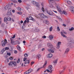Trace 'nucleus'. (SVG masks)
<instances>
[{"mask_svg": "<svg viewBox=\"0 0 74 74\" xmlns=\"http://www.w3.org/2000/svg\"><path fill=\"white\" fill-rule=\"evenodd\" d=\"M47 45L49 48L50 49H48V51L49 52L51 53H54V51H55V49L53 48V47L52 45L50 43H47Z\"/></svg>", "mask_w": 74, "mask_h": 74, "instance_id": "nucleus-1", "label": "nucleus"}, {"mask_svg": "<svg viewBox=\"0 0 74 74\" xmlns=\"http://www.w3.org/2000/svg\"><path fill=\"white\" fill-rule=\"evenodd\" d=\"M58 10L60 13L64 14L65 15H67V12L66 10H64L62 12L61 11V10Z\"/></svg>", "mask_w": 74, "mask_h": 74, "instance_id": "nucleus-2", "label": "nucleus"}, {"mask_svg": "<svg viewBox=\"0 0 74 74\" xmlns=\"http://www.w3.org/2000/svg\"><path fill=\"white\" fill-rule=\"evenodd\" d=\"M62 32H60V33L62 36L63 37H64L65 38H66L67 36H66L64 34V33L65 34H67V33L65 31H62Z\"/></svg>", "mask_w": 74, "mask_h": 74, "instance_id": "nucleus-3", "label": "nucleus"}, {"mask_svg": "<svg viewBox=\"0 0 74 74\" xmlns=\"http://www.w3.org/2000/svg\"><path fill=\"white\" fill-rule=\"evenodd\" d=\"M11 5H7L5 7V10H11Z\"/></svg>", "mask_w": 74, "mask_h": 74, "instance_id": "nucleus-4", "label": "nucleus"}, {"mask_svg": "<svg viewBox=\"0 0 74 74\" xmlns=\"http://www.w3.org/2000/svg\"><path fill=\"white\" fill-rule=\"evenodd\" d=\"M9 66H16V62H14L11 61L9 64Z\"/></svg>", "mask_w": 74, "mask_h": 74, "instance_id": "nucleus-5", "label": "nucleus"}, {"mask_svg": "<svg viewBox=\"0 0 74 74\" xmlns=\"http://www.w3.org/2000/svg\"><path fill=\"white\" fill-rule=\"evenodd\" d=\"M67 40L69 42H74V40L72 38H67Z\"/></svg>", "mask_w": 74, "mask_h": 74, "instance_id": "nucleus-6", "label": "nucleus"}, {"mask_svg": "<svg viewBox=\"0 0 74 74\" xmlns=\"http://www.w3.org/2000/svg\"><path fill=\"white\" fill-rule=\"evenodd\" d=\"M46 12L49 14L50 15L52 16L53 15V12L51 10H50L49 11H48L47 10H46Z\"/></svg>", "mask_w": 74, "mask_h": 74, "instance_id": "nucleus-7", "label": "nucleus"}, {"mask_svg": "<svg viewBox=\"0 0 74 74\" xmlns=\"http://www.w3.org/2000/svg\"><path fill=\"white\" fill-rule=\"evenodd\" d=\"M7 42L5 41L4 40L2 41L1 44L2 47H4L5 45V44H7Z\"/></svg>", "mask_w": 74, "mask_h": 74, "instance_id": "nucleus-8", "label": "nucleus"}, {"mask_svg": "<svg viewBox=\"0 0 74 74\" xmlns=\"http://www.w3.org/2000/svg\"><path fill=\"white\" fill-rule=\"evenodd\" d=\"M55 5L56 8H57V10H62V9L60 8V7H59V5L56 3L55 4Z\"/></svg>", "mask_w": 74, "mask_h": 74, "instance_id": "nucleus-9", "label": "nucleus"}, {"mask_svg": "<svg viewBox=\"0 0 74 74\" xmlns=\"http://www.w3.org/2000/svg\"><path fill=\"white\" fill-rule=\"evenodd\" d=\"M11 13V10H8L7 13V15H10Z\"/></svg>", "mask_w": 74, "mask_h": 74, "instance_id": "nucleus-10", "label": "nucleus"}, {"mask_svg": "<svg viewBox=\"0 0 74 74\" xmlns=\"http://www.w3.org/2000/svg\"><path fill=\"white\" fill-rule=\"evenodd\" d=\"M40 16L41 18H47V16L45 15H44V14H41L40 15Z\"/></svg>", "mask_w": 74, "mask_h": 74, "instance_id": "nucleus-11", "label": "nucleus"}, {"mask_svg": "<svg viewBox=\"0 0 74 74\" xmlns=\"http://www.w3.org/2000/svg\"><path fill=\"white\" fill-rule=\"evenodd\" d=\"M69 51H70V49L69 48H67L65 51L64 53V54H66V53H67Z\"/></svg>", "mask_w": 74, "mask_h": 74, "instance_id": "nucleus-12", "label": "nucleus"}, {"mask_svg": "<svg viewBox=\"0 0 74 74\" xmlns=\"http://www.w3.org/2000/svg\"><path fill=\"white\" fill-rule=\"evenodd\" d=\"M10 41L11 42V43L12 45H14L15 42V41H14V39L12 38H10Z\"/></svg>", "mask_w": 74, "mask_h": 74, "instance_id": "nucleus-13", "label": "nucleus"}, {"mask_svg": "<svg viewBox=\"0 0 74 74\" xmlns=\"http://www.w3.org/2000/svg\"><path fill=\"white\" fill-rule=\"evenodd\" d=\"M55 1H58L59 0H54ZM49 3H55V1H54L53 0H49Z\"/></svg>", "mask_w": 74, "mask_h": 74, "instance_id": "nucleus-14", "label": "nucleus"}, {"mask_svg": "<svg viewBox=\"0 0 74 74\" xmlns=\"http://www.w3.org/2000/svg\"><path fill=\"white\" fill-rule=\"evenodd\" d=\"M28 19L29 20H32L33 21H35V19L34 18H32V16H30L29 17Z\"/></svg>", "mask_w": 74, "mask_h": 74, "instance_id": "nucleus-15", "label": "nucleus"}, {"mask_svg": "<svg viewBox=\"0 0 74 74\" xmlns=\"http://www.w3.org/2000/svg\"><path fill=\"white\" fill-rule=\"evenodd\" d=\"M17 48L18 50H19L20 51H21V47L17 45Z\"/></svg>", "mask_w": 74, "mask_h": 74, "instance_id": "nucleus-16", "label": "nucleus"}, {"mask_svg": "<svg viewBox=\"0 0 74 74\" xmlns=\"http://www.w3.org/2000/svg\"><path fill=\"white\" fill-rule=\"evenodd\" d=\"M53 56V55L52 54H49L47 55V58H52V57Z\"/></svg>", "mask_w": 74, "mask_h": 74, "instance_id": "nucleus-17", "label": "nucleus"}, {"mask_svg": "<svg viewBox=\"0 0 74 74\" xmlns=\"http://www.w3.org/2000/svg\"><path fill=\"white\" fill-rule=\"evenodd\" d=\"M48 69L49 70H52V65H49L48 67Z\"/></svg>", "mask_w": 74, "mask_h": 74, "instance_id": "nucleus-18", "label": "nucleus"}, {"mask_svg": "<svg viewBox=\"0 0 74 74\" xmlns=\"http://www.w3.org/2000/svg\"><path fill=\"white\" fill-rule=\"evenodd\" d=\"M24 63L25 64H27V63L29 64V63H30V61L28 60H27L25 61V62H24Z\"/></svg>", "mask_w": 74, "mask_h": 74, "instance_id": "nucleus-19", "label": "nucleus"}, {"mask_svg": "<svg viewBox=\"0 0 74 74\" xmlns=\"http://www.w3.org/2000/svg\"><path fill=\"white\" fill-rule=\"evenodd\" d=\"M7 19L8 21H11V18L9 16H8L7 17Z\"/></svg>", "mask_w": 74, "mask_h": 74, "instance_id": "nucleus-20", "label": "nucleus"}, {"mask_svg": "<svg viewBox=\"0 0 74 74\" xmlns=\"http://www.w3.org/2000/svg\"><path fill=\"white\" fill-rule=\"evenodd\" d=\"M36 58L37 59H39L40 58H41V55L39 54L37 56Z\"/></svg>", "mask_w": 74, "mask_h": 74, "instance_id": "nucleus-21", "label": "nucleus"}, {"mask_svg": "<svg viewBox=\"0 0 74 74\" xmlns=\"http://www.w3.org/2000/svg\"><path fill=\"white\" fill-rule=\"evenodd\" d=\"M35 6L37 7H40V5L38 4V3L37 2H36V4H35Z\"/></svg>", "mask_w": 74, "mask_h": 74, "instance_id": "nucleus-22", "label": "nucleus"}, {"mask_svg": "<svg viewBox=\"0 0 74 74\" xmlns=\"http://www.w3.org/2000/svg\"><path fill=\"white\" fill-rule=\"evenodd\" d=\"M49 38H50V40H52V39L53 38V35H50L49 36Z\"/></svg>", "mask_w": 74, "mask_h": 74, "instance_id": "nucleus-23", "label": "nucleus"}, {"mask_svg": "<svg viewBox=\"0 0 74 74\" xmlns=\"http://www.w3.org/2000/svg\"><path fill=\"white\" fill-rule=\"evenodd\" d=\"M65 69H66V68H64V69H63V71H62L61 72H60V74H61L62 73H63V72H64V70H65Z\"/></svg>", "mask_w": 74, "mask_h": 74, "instance_id": "nucleus-24", "label": "nucleus"}, {"mask_svg": "<svg viewBox=\"0 0 74 74\" xmlns=\"http://www.w3.org/2000/svg\"><path fill=\"white\" fill-rule=\"evenodd\" d=\"M7 18H6V17H5L4 18V22H7Z\"/></svg>", "mask_w": 74, "mask_h": 74, "instance_id": "nucleus-25", "label": "nucleus"}, {"mask_svg": "<svg viewBox=\"0 0 74 74\" xmlns=\"http://www.w3.org/2000/svg\"><path fill=\"white\" fill-rule=\"evenodd\" d=\"M30 74V72H29V71H26L24 73V74Z\"/></svg>", "mask_w": 74, "mask_h": 74, "instance_id": "nucleus-26", "label": "nucleus"}, {"mask_svg": "<svg viewBox=\"0 0 74 74\" xmlns=\"http://www.w3.org/2000/svg\"><path fill=\"white\" fill-rule=\"evenodd\" d=\"M69 8L70 9H71V10H74V7L73 6H69Z\"/></svg>", "mask_w": 74, "mask_h": 74, "instance_id": "nucleus-27", "label": "nucleus"}, {"mask_svg": "<svg viewBox=\"0 0 74 74\" xmlns=\"http://www.w3.org/2000/svg\"><path fill=\"white\" fill-rule=\"evenodd\" d=\"M58 59H57L55 60H54L53 61V63H57V62H58Z\"/></svg>", "mask_w": 74, "mask_h": 74, "instance_id": "nucleus-28", "label": "nucleus"}, {"mask_svg": "<svg viewBox=\"0 0 74 74\" xmlns=\"http://www.w3.org/2000/svg\"><path fill=\"white\" fill-rule=\"evenodd\" d=\"M74 30V27H71V28H70L69 29V31H72Z\"/></svg>", "mask_w": 74, "mask_h": 74, "instance_id": "nucleus-29", "label": "nucleus"}, {"mask_svg": "<svg viewBox=\"0 0 74 74\" xmlns=\"http://www.w3.org/2000/svg\"><path fill=\"white\" fill-rule=\"evenodd\" d=\"M28 71H29V73H31V72H32V71H33V70H32V69H29Z\"/></svg>", "mask_w": 74, "mask_h": 74, "instance_id": "nucleus-30", "label": "nucleus"}, {"mask_svg": "<svg viewBox=\"0 0 74 74\" xmlns=\"http://www.w3.org/2000/svg\"><path fill=\"white\" fill-rule=\"evenodd\" d=\"M26 20L27 23H29V18H28V17H27L26 18Z\"/></svg>", "mask_w": 74, "mask_h": 74, "instance_id": "nucleus-31", "label": "nucleus"}, {"mask_svg": "<svg viewBox=\"0 0 74 74\" xmlns=\"http://www.w3.org/2000/svg\"><path fill=\"white\" fill-rule=\"evenodd\" d=\"M67 3L69 5H70L71 4V2L70 1H67Z\"/></svg>", "mask_w": 74, "mask_h": 74, "instance_id": "nucleus-32", "label": "nucleus"}, {"mask_svg": "<svg viewBox=\"0 0 74 74\" xmlns=\"http://www.w3.org/2000/svg\"><path fill=\"white\" fill-rule=\"evenodd\" d=\"M36 3L37 2H36L34 1H32L33 4H34V5H35L36 4Z\"/></svg>", "mask_w": 74, "mask_h": 74, "instance_id": "nucleus-33", "label": "nucleus"}, {"mask_svg": "<svg viewBox=\"0 0 74 74\" xmlns=\"http://www.w3.org/2000/svg\"><path fill=\"white\" fill-rule=\"evenodd\" d=\"M4 51H5V50H4V49H2V50L1 51V54H3V53L4 52Z\"/></svg>", "mask_w": 74, "mask_h": 74, "instance_id": "nucleus-34", "label": "nucleus"}, {"mask_svg": "<svg viewBox=\"0 0 74 74\" xmlns=\"http://www.w3.org/2000/svg\"><path fill=\"white\" fill-rule=\"evenodd\" d=\"M35 32H38L40 31V29L36 28L35 30Z\"/></svg>", "mask_w": 74, "mask_h": 74, "instance_id": "nucleus-35", "label": "nucleus"}, {"mask_svg": "<svg viewBox=\"0 0 74 74\" xmlns=\"http://www.w3.org/2000/svg\"><path fill=\"white\" fill-rule=\"evenodd\" d=\"M13 3H17V1L16 0H13Z\"/></svg>", "mask_w": 74, "mask_h": 74, "instance_id": "nucleus-36", "label": "nucleus"}, {"mask_svg": "<svg viewBox=\"0 0 74 74\" xmlns=\"http://www.w3.org/2000/svg\"><path fill=\"white\" fill-rule=\"evenodd\" d=\"M1 26L2 27H4L5 26V24L4 23H2L1 25Z\"/></svg>", "mask_w": 74, "mask_h": 74, "instance_id": "nucleus-37", "label": "nucleus"}, {"mask_svg": "<svg viewBox=\"0 0 74 74\" xmlns=\"http://www.w3.org/2000/svg\"><path fill=\"white\" fill-rule=\"evenodd\" d=\"M61 45V42H58L57 45Z\"/></svg>", "mask_w": 74, "mask_h": 74, "instance_id": "nucleus-38", "label": "nucleus"}, {"mask_svg": "<svg viewBox=\"0 0 74 74\" xmlns=\"http://www.w3.org/2000/svg\"><path fill=\"white\" fill-rule=\"evenodd\" d=\"M49 7H51V8H55V7H53V5L52 4L50 5H49Z\"/></svg>", "mask_w": 74, "mask_h": 74, "instance_id": "nucleus-39", "label": "nucleus"}, {"mask_svg": "<svg viewBox=\"0 0 74 74\" xmlns=\"http://www.w3.org/2000/svg\"><path fill=\"white\" fill-rule=\"evenodd\" d=\"M70 11L72 13V14L74 13V10H71Z\"/></svg>", "mask_w": 74, "mask_h": 74, "instance_id": "nucleus-40", "label": "nucleus"}, {"mask_svg": "<svg viewBox=\"0 0 74 74\" xmlns=\"http://www.w3.org/2000/svg\"><path fill=\"white\" fill-rule=\"evenodd\" d=\"M13 59L14 58L11 57H10L9 58V59H10V60H13Z\"/></svg>", "mask_w": 74, "mask_h": 74, "instance_id": "nucleus-41", "label": "nucleus"}, {"mask_svg": "<svg viewBox=\"0 0 74 74\" xmlns=\"http://www.w3.org/2000/svg\"><path fill=\"white\" fill-rule=\"evenodd\" d=\"M16 9H17V10H22V9L20 7H18Z\"/></svg>", "mask_w": 74, "mask_h": 74, "instance_id": "nucleus-42", "label": "nucleus"}, {"mask_svg": "<svg viewBox=\"0 0 74 74\" xmlns=\"http://www.w3.org/2000/svg\"><path fill=\"white\" fill-rule=\"evenodd\" d=\"M45 21L46 22V24H47V25H48V24L47 23H49V21L47 20H46Z\"/></svg>", "mask_w": 74, "mask_h": 74, "instance_id": "nucleus-43", "label": "nucleus"}, {"mask_svg": "<svg viewBox=\"0 0 74 74\" xmlns=\"http://www.w3.org/2000/svg\"><path fill=\"white\" fill-rule=\"evenodd\" d=\"M45 9V10H47V8H44V6H42V8H41V10H44Z\"/></svg>", "mask_w": 74, "mask_h": 74, "instance_id": "nucleus-44", "label": "nucleus"}, {"mask_svg": "<svg viewBox=\"0 0 74 74\" xmlns=\"http://www.w3.org/2000/svg\"><path fill=\"white\" fill-rule=\"evenodd\" d=\"M47 61H45V62L44 64V66H45V65L47 64Z\"/></svg>", "mask_w": 74, "mask_h": 74, "instance_id": "nucleus-45", "label": "nucleus"}, {"mask_svg": "<svg viewBox=\"0 0 74 74\" xmlns=\"http://www.w3.org/2000/svg\"><path fill=\"white\" fill-rule=\"evenodd\" d=\"M24 56H25V57H27V56H28V55L27 53H26L25 54H24Z\"/></svg>", "mask_w": 74, "mask_h": 74, "instance_id": "nucleus-46", "label": "nucleus"}, {"mask_svg": "<svg viewBox=\"0 0 74 74\" xmlns=\"http://www.w3.org/2000/svg\"><path fill=\"white\" fill-rule=\"evenodd\" d=\"M57 29L58 31L59 32L60 31V28H59V27H57Z\"/></svg>", "mask_w": 74, "mask_h": 74, "instance_id": "nucleus-47", "label": "nucleus"}, {"mask_svg": "<svg viewBox=\"0 0 74 74\" xmlns=\"http://www.w3.org/2000/svg\"><path fill=\"white\" fill-rule=\"evenodd\" d=\"M42 38H47V36H45L44 35L43 36H42Z\"/></svg>", "mask_w": 74, "mask_h": 74, "instance_id": "nucleus-48", "label": "nucleus"}, {"mask_svg": "<svg viewBox=\"0 0 74 74\" xmlns=\"http://www.w3.org/2000/svg\"><path fill=\"white\" fill-rule=\"evenodd\" d=\"M52 27H51L50 28V32H52Z\"/></svg>", "mask_w": 74, "mask_h": 74, "instance_id": "nucleus-49", "label": "nucleus"}, {"mask_svg": "<svg viewBox=\"0 0 74 74\" xmlns=\"http://www.w3.org/2000/svg\"><path fill=\"white\" fill-rule=\"evenodd\" d=\"M46 71H47L48 73H50V71L48 70V69H46Z\"/></svg>", "mask_w": 74, "mask_h": 74, "instance_id": "nucleus-50", "label": "nucleus"}, {"mask_svg": "<svg viewBox=\"0 0 74 74\" xmlns=\"http://www.w3.org/2000/svg\"><path fill=\"white\" fill-rule=\"evenodd\" d=\"M26 59H27V58H26L24 57L23 58V61L25 62V61L26 60Z\"/></svg>", "mask_w": 74, "mask_h": 74, "instance_id": "nucleus-51", "label": "nucleus"}, {"mask_svg": "<svg viewBox=\"0 0 74 74\" xmlns=\"http://www.w3.org/2000/svg\"><path fill=\"white\" fill-rule=\"evenodd\" d=\"M57 49H59V48H60V46L59 45H57Z\"/></svg>", "mask_w": 74, "mask_h": 74, "instance_id": "nucleus-52", "label": "nucleus"}, {"mask_svg": "<svg viewBox=\"0 0 74 74\" xmlns=\"http://www.w3.org/2000/svg\"><path fill=\"white\" fill-rule=\"evenodd\" d=\"M7 55H9V56H10V55H11V53H7Z\"/></svg>", "mask_w": 74, "mask_h": 74, "instance_id": "nucleus-53", "label": "nucleus"}, {"mask_svg": "<svg viewBox=\"0 0 74 74\" xmlns=\"http://www.w3.org/2000/svg\"><path fill=\"white\" fill-rule=\"evenodd\" d=\"M17 12V14H19V15H21V14H22V12Z\"/></svg>", "mask_w": 74, "mask_h": 74, "instance_id": "nucleus-54", "label": "nucleus"}, {"mask_svg": "<svg viewBox=\"0 0 74 74\" xmlns=\"http://www.w3.org/2000/svg\"><path fill=\"white\" fill-rule=\"evenodd\" d=\"M9 47H5V50H8L9 49Z\"/></svg>", "mask_w": 74, "mask_h": 74, "instance_id": "nucleus-55", "label": "nucleus"}, {"mask_svg": "<svg viewBox=\"0 0 74 74\" xmlns=\"http://www.w3.org/2000/svg\"><path fill=\"white\" fill-rule=\"evenodd\" d=\"M18 1L19 3H22V1L21 0H18Z\"/></svg>", "mask_w": 74, "mask_h": 74, "instance_id": "nucleus-56", "label": "nucleus"}, {"mask_svg": "<svg viewBox=\"0 0 74 74\" xmlns=\"http://www.w3.org/2000/svg\"><path fill=\"white\" fill-rule=\"evenodd\" d=\"M1 21H2V18L0 17V24H1Z\"/></svg>", "mask_w": 74, "mask_h": 74, "instance_id": "nucleus-57", "label": "nucleus"}, {"mask_svg": "<svg viewBox=\"0 0 74 74\" xmlns=\"http://www.w3.org/2000/svg\"><path fill=\"white\" fill-rule=\"evenodd\" d=\"M19 62H20V59H18L17 61V63H19Z\"/></svg>", "mask_w": 74, "mask_h": 74, "instance_id": "nucleus-58", "label": "nucleus"}, {"mask_svg": "<svg viewBox=\"0 0 74 74\" xmlns=\"http://www.w3.org/2000/svg\"><path fill=\"white\" fill-rule=\"evenodd\" d=\"M14 53H17V52H18V51H17L16 50L14 51Z\"/></svg>", "mask_w": 74, "mask_h": 74, "instance_id": "nucleus-59", "label": "nucleus"}, {"mask_svg": "<svg viewBox=\"0 0 74 74\" xmlns=\"http://www.w3.org/2000/svg\"><path fill=\"white\" fill-rule=\"evenodd\" d=\"M41 47V45H39L38 46V48H40Z\"/></svg>", "mask_w": 74, "mask_h": 74, "instance_id": "nucleus-60", "label": "nucleus"}, {"mask_svg": "<svg viewBox=\"0 0 74 74\" xmlns=\"http://www.w3.org/2000/svg\"><path fill=\"white\" fill-rule=\"evenodd\" d=\"M56 17L57 19H60V17H59L58 16H56Z\"/></svg>", "mask_w": 74, "mask_h": 74, "instance_id": "nucleus-61", "label": "nucleus"}, {"mask_svg": "<svg viewBox=\"0 0 74 74\" xmlns=\"http://www.w3.org/2000/svg\"><path fill=\"white\" fill-rule=\"evenodd\" d=\"M35 16L36 17V18H39V17L37 15H35Z\"/></svg>", "mask_w": 74, "mask_h": 74, "instance_id": "nucleus-62", "label": "nucleus"}, {"mask_svg": "<svg viewBox=\"0 0 74 74\" xmlns=\"http://www.w3.org/2000/svg\"><path fill=\"white\" fill-rule=\"evenodd\" d=\"M34 62H32L31 64V65H32V64H34Z\"/></svg>", "mask_w": 74, "mask_h": 74, "instance_id": "nucleus-63", "label": "nucleus"}, {"mask_svg": "<svg viewBox=\"0 0 74 74\" xmlns=\"http://www.w3.org/2000/svg\"><path fill=\"white\" fill-rule=\"evenodd\" d=\"M41 5L42 7L44 6V4L43 3H41Z\"/></svg>", "mask_w": 74, "mask_h": 74, "instance_id": "nucleus-64", "label": "nucleus"}]
</instances>
